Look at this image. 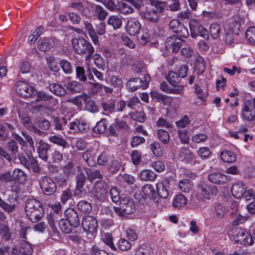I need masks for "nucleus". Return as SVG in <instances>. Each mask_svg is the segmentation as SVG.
Wrapping results in <instances>:
<instances>
[{"mask_svg": "<svg viewBox=\"0 0 255 255\" xmlns=\"http://www.w3.org/2000/svg\"><path fill=\"white\" fill-rule=\"evenodd\" d=\"M25 212L28 219L34 223L38 221L44 213L42 204L35 199H29L26 201Z\"/></svg>", "mask_w": 255, "mask_h": 255, "instance_id": "f257e3e1", "label": "nucleus"}, {"mask_svg": "<svg viewBox=\"0 0 255 255\" xmlns=\"http://www.w3.org/2000/svg\"><path fill=\"white\" fill-rule=\"evenodd\" d=\"M149 3L150 5L146 7L145 11H141L140 15L149 21L155 22L157 20L159 13L164 9L165 3L150 0Z\"/></svg>", "mask_w": 255, "mask_h": 255, "instance_id": "f03ea898", "label": "nucleus"}, {"mask_svg": "<svg viewBox=\"0 0 255 255\" xmlns=\"http://www.w3.org/2000/svg\"><path fill=\"white\" fill-rule=\"evenodd\" d=\"M71 42L74 50L77 54H87L86 59L89 58L94 52V48L91 44L83 38H74Z\"/></svg>", "mask_w": 255, "mask_h": 255, "instance_id": "7ed1b4c3", "label": "nucleus"}, {"mask_svg": "<svg viewBox=\"0 0 255 255\" xmlns=\"http://www.w3.org/2000/svg\"><path fill=\"white\" fill-rule=\"evenodd\" d=\"M229 236L231 240H234L236 242L241 245L251 246L253 244V240L249 233L241 228L233 229L229 233Z\"/></svg>", "mask_w": 255, "mask_h": 255, "instance_id": "20e7f679", "label": "nucleus"}, {"mask_svg": "<svg viewBox=\"0 0 255 255\" xmlns=\"http://www.w3.org/2000/svg\"><path fill=\"white\" fill-rule=\"evenodd\" d=\"M113 208L115 213L121 218L131 214L134 211L133 203L128 196L122 198L120 201V207H114Z\"/></svg>", "mask_w": 255, "mask_h": 255, "instance_id": "39448f33", "label": "nucleus"}, {"mask_svg": "<svg viewBox=\"0 0 255 255\" xmlns=\"http://www.w3.org/2000/svg\"><path fill=\"white\" fill-rule=\"evenodd\" d=\"M217 193V187L213 185H208L203 183L199 184L197 187L198 198L201 200V202L205 199H211Z\"/></svg>", "mask_w": 255, "mask_h": 255, "instance_id": "423d86ee", "label": "nucleus"}, {"mask_svg": "<svg viewBox=\"0 0 255 255\" xmlns=\"http://www.w3.org/2000/svg\"><path fill=\"white\" fill-rule=\"evenodd\" d=\"M242 106L241 118L243 121H254L255 118V105L250 102H244Z\"/></svg>", "mask_w": 255, "mask_h": 255, "instance_id": "0eeeda50", "label": "nucleus"}, {"mask_svg": "<svg viewBox=\"0 0 255 255\" xmlns=\"http://www.w3.org/2000/svg\"><path fill=\"white\" fill-rule=\"evenodd\" d=\"M190 29L191 31V35L193 38L197 35L208 39L209 34L208 31L195 19H191L189 22Z\"/></svg>", "mask_w": 255, "mask_h": 255, "instance_id": "6e6552de", "label": "nucleus"}, {"mask_svg": "<svg viewBox=\"0 0 255 255\" xmlns=\"http://www.w3.org/2000/svg\"><path fill=\"white\" fill-rule=\"evenodd\" d=\"M39 185L44 193L47 195L53 194L56 190V185L50 178L45 176L39 180Z\"/></svg>", "mask_w": 255, "mask_h": 255, "instance_id": "1a4fd4ad", "label": "nucleus"}, {"mask_svg": "<svg viewBox=\"0 0 255 255\" xmlns=\"http://www.w3.org/2000/svg\"><path fill=\"white\" fill-rule=\"evenodd\" d=\"M15 89L17 93L24 98L32 96L35 92L32 86L26 82L21 81L16 83Z\"/></svg>", "mask_w": 255, "mask_h": 255, "instance_id": "9d476101", "label": "nucleus"}, {"mask_svg": "<svg viewBox=\"0 0 255 255\" xmlns=\"http://www.w3.org/2000/svg\"><path fill=\"white\" fill-rule=\"evenodd\" d=\"M82 225L87 233L94 236L96 233L98 227L97 221L93 217L88 216L83 219Z\"/></svg>", "mask_w": 255, "mask_h": 255, "instance_id": "9b49d317", "label": "nucleus"}, {"mask_svg": "<svg viewBox=\"0 0 255 255\" xmlns=\"http://www.w3.org/2000/svg\"><path fill=\"white\" fill-rule=\"evenodd\" d=\"M69 126L71 132L74 133H78V132L81 133L85 132L89 129V127L87 122L82 119L76 120L75 121L71 123Z\"/></svg>", "mask_w": 255, "mask_h": 255, "instance_id": "f8f14e48", "label": "nucleus"}, {"mask_svg": "<svg viewBox=\"0 0 255 255\" xmlns=\"http://www.w3.org/2000/svg\"><path fill=\"white\" fill-rule=\"evenodd\" d=\"M58 43V40L53 37L40 38L37 42L38 49L41 51H48L51 48L56 45Z\"/></svg>", "mask_w": 255, "mask_h": 255, "instance_id": "ddd939ff", "label": "nucleus"}, {"mask_svg": "<svg viewBox=\"0 0 255 255\" xmlns=\"http://www.w3.org/2000/svg\"><path fill=\"white\" fill-rule=\"evenodd\" d=\"M246 191V186L242 181H237L232 185V193L236 198H243Z\"/></svg>", "mask_w": 255, "mask_h": 255, "instance_id": "4468645a", "label": "nucleus"}, {"mask_svg": "<svg viewBox=\"0 0 255 255\" xmlns=\"http://www.w3.org/2000/svg\"><path fill=\"white\" fill-rule=\"evenodd\" d=\"M183 41L176 36L168 37L165 41V47L167 48L172 47L173 52H177L182 45Z\"/></svg>", "mask_w": 255, "mask_h": 255, "instance_id": "2eb2a0df", "label": "nucleus"}, {"mask_svg": "<svg viewBox=\"0 0 255 255\" xmlns=\"http://www.w3.org/2000/svg\"><path fill=\"white\" fill-rule=\"evenodd\" d=\"M64 86L67 90L71 93L80 92L82 90V85L81 83L76 81H72L71 78L68 77L63 81Z\"/></svg>", "mask_w": 255, "mask_h": 255, "instance_id": "dca6fc26", "label": "nucleus"}, {"mask_svg": "<svg viewBox=\"0 0 255 255\" xmlns=\"http://www.w3.org/2000/svg\"><path fill=\"white\" fill-rule=\"evenodd\" d=\"M140 28L141 24L137 20L130 18L128 21L126 29L129 35L134 36L137 34Z\"/></svg>", "mask_w": 255, "mask_h": 255, "instance_id": "f3484780", "label": "nucleus"}, {"mask_svg": "<svg viewBox=\"0 0 255 255\" xmlns=\"http://www.w3.org/2000/svg\"><path fill=\"white\" fill-rule=\"evenodd\" d=\"M208 179L216 184H223L229 181L227 176L220 172H213L208 175Z\"/></svg>", "mask_w": 255, "mask_h": 255, "instance_id": "a211bd4d", "label": "nucleus"}, {"mask_svg": "<svg viewBox=\"0 0 255 255\" xmlns=\"http://www.w3.org/2000/svg\"><path fill=\"white\" fill-rule=\"evenodd\" d=\"M67 216V220L68 221L70 225L73 227H77L80 225V221L78 215L76 211L72 209L67 210L65 212Z\"/></svg>", "mask_w": 255, "mask_h": 255, "instance_id": "6ab92c4d", "label": "nucleus"}, {"mask_svg": "<svg viewBox=\"0 0 255 255\" xmlns=\"http://www.w3.org/2000/svg\"><path fill=\"white\" fill-rule=\"evenodd\" d=\"M187 201V198L183 194H177L174 196L172 205L174 208L181 209L186 205Z\"/></svg>", "mask_w": 255, "mask_h": 255, "instance_id": "aec40b11", "label": "nucleus"}, {"mask_svg": "<svg viewBox=\"0 0 255 255\" xmlns=\"http://www.w3.org/2000/svg\"><path fill=\"white\" fill-rule=\"evenodd\" d=\"M169 28L173 32L178 33L179 30H183V36L186 37L188 35L187 29L184 27L183 25L177 19H173L171 20L169 24Z\"/></svg>", "mask_w": 255, "mask_h": 255, "instance_id": "412c9836", "label": "nucleus"}, {"mask_svg": "<svg viewBox=\"0 0 255 255\" xmlns=\"http://www.w3.org/2000/svg\"><path fill=\"white\" fill-rule=\"evenodd\" d=\"M17 250H13L12 252L13 255H31L33 250L31 245L26 242H23L19 248V253L17 255Z\"/></svg>", "mask_w": 255, "mask_h": 255, "instance_id": "4be33fe9", "label": "nucleus"}, {"mask_svg": "<svg viewBox=\"0 0 255 255\" xmlns=\"http://www.w3.org/2000/svg\"><path fill=\"white\" fill-rule=\"evenodd\" d=\"M156 193L153 186L150 184H145L142 188V197L144 199H153Z\"/></svg>", "mask_w": 255, "mask_h": 255, "instance_id": "5701e85b", "label": "nucleus"}, {"mask_svg": "<svg viewBox=\"0 0 255 255\" xmlns=\"http://www.w3.org/2000/svg\"><path fill=\"white\" fill-rule=\"evenodd\" d=\"M50 148V146L48 144L45 142H40L37 151L39 157L44 161H47L48 159L47 153Z\"/></svg>", "mask_w": 255, "mask_h": 255, "instance_id": "b1692460", "label": "nucleus"}, {"mask_svg": "<svg viewBox=\"0 0 255 255\" xmlns=\"http://www.w3.org/2000/svg\"><path fill=\"white\" fill-rule=\"evenodd\" d=\"M220 155L221 160L225 162L233 163L236 160L235 154L230 150H223L220 153Z\"/></svg>", "mask_w": 255, "mask_h": 255, "instance_id": "393cba45", "label": "nucleus"}, {"mask_svg": "<svg viewBox=\"0 0 255 255\" xmlns=\"http://www.w3.org/2000/svg\"><path fill=\"white\" fill-rule=\"evenodd\" d=\"M107 23L109 25H112L115 29H119L122 25V17L119 15L110 16L107 20Z\"/></svg>", "mask_w": 255, "mask_h": 255, "instance_id": "a878e982", "label": "nucleus"}, {"mask_svg": "<svg viewBox=\"0 0 255 255\" xmlns=\"http://www.w3.org/2000/svg\"><path fill=\"white\" fill-rule=\"evenodd\" d=\"M50 91L58 96H64L66 91L65 88L61 85L57 83H51L49 85Z\"/></svg>", "mask_w": 255, "mask_h": 255, "instance_id": "bb28decb", "label": "nucleus"}, {"mask_svg": "<svg viewBox=\"0 0 255 255\" xmlns=\"http://www.w3.org/2000/svg\"><path fill=\"white\" fill-rule=\"evenodd\" d=\"M140 180L145 181H153L157 177V175L149 170H143L138 175Z\"/></svg>", "mask_w": 255, "mask_h": 255, "instance_id": "cd10ccee", "label": "nucleus"}, {"mask_svg": "<svg viewBox=\"0 0 255 255\" xmlns=\"http://www.w3.org/2000/svg\"><path fill=\"white\" fill-rule=\"evenodd\" d=\"M13 181H18L20 183H24L27 178L26 174L21 169H15L12 172Z\"/></svg>", "mask_w": 255, "mask_h": 255, "instance_id": "c85d7f7f", "label": "nucleus"}, {"mask_svg": "<svg viewBox=\"0 0 255 255\" xmlns=\"http://www.w3.org/2000/svg\"><path fill=\"white\" fill-rule=\"evenodd\" d=\"M142 80L140 78H135L129 80L127 84V86L131 89L132 91H135L139 88L143 89Z\"/></svg>", "mask_w": 255, "mask_h": 255, "instance_id": "c756f323", "label": "nucleus"}, {"mask_svg": "<svg viewBox=\"0 0 255 255\" xmlns=\"http://www.w3.org/2000/svg\"><path fill=\"white\" fill-rule=\"evenodd\" d=\"M95 153L94 151H87L83 153V158L91 166L95 164Z\"/></svg>", "mask_w": 255, "mask_h": 255, "instance_id": "7c9ffc66", "label": "nucleus"}, {"mask_svg": "<svg viewBox=\"0 0 255 255\" xmlns=\"http://www.w3.org/2000/svg\"><path fill=\"white\" fill-rule=\"evenodd\" d=\"M157 194L163 199H166L169 196V191L167 187L162 183L156 184Z\"/></svg>", "mask_w": 255, "mask_h": 255, "instance_id": "2f4dec72", "label": "nucleus"}, {"mask_svg": "<svg viewBox=\"0 0 255 255\" xmlns=\"http://www.w3.org/2000/svg\"><path fill=\"white\" fill-rule=\"evenodd\" d=\"M49 140L56 144L66 148L68 146V142L65 139L56 135H51L49 137Z\"/></svg>", "mask_w": 255, "mask_h": 255, "instance_id": "473e14b6", "label": "nucleus"}, {"mask_svg": "<svg viewBox=\"0 0 255 255\" xmlns=\"http://www.w3.org/2000/svg\"><path fill=\"white\" fill-rule=\"evenodd\" d=\"M178 187L182 192H188L192 189L193 184L189 180L184 179L179 182Z\"/></svg>", "mask_w": 255, "mask_h": 255, "instance_id": "72a5a7b5", "label": "nucleus"}, {"mask_svg": "<svg viewBox=\"0 0 255 255\" xmlns=\"http://www.w3.org/2000/svg\"><path fill=\"white\" fill-rule=\"evenodd\" d=\"M90 97L86 93H83L80 95L76 96L72 99V102L77 106H81L83 103L86 102L90 99Z\"/></svg>", "mask_w": 255, "mask_h": 255, "instance_id": "f704fd0d", "label": "nucleus"}, {"mask_svg": "<svg viewBox=\"0 0 255 255\" xmlns=\"http://www.w3.org/2000/svg\"><path fill=\"white\" fill-rule=\"evenodd\" d=\"M21 122L23 125L27 129L38 133H39L41 132L39 129H37L33 126V124L29 117H25L22 118L21 119Z\"/></svg>", "mask_w": 255, "mask_h": 255, "instance_id": "c9c22d12", "label": "nucleus"}, {"mask_svg": "<svg viewBox=\"0 0 255 255\" xmlns=\"http://www.w3.org/2000/svg\"><path fill=\"white\" fill-rule=\"evenodd\" d=\"M76 169L77 166H75L72 162H69L62 168L63 173L68 176L75 174Z\"/></svg>", "mask_w": 255, "mask_h": 255, "instance_id": "e433bc0d", "label": "nucleus"}, {"mask_svg": "<svg viewBox=\"0 0 255 255\" xmlns=\"http://www.w3.org/2000/svg\"><path fill=\"white\" fill-rule=\"evenodd\" d=\"M85 179L86 177L83 174H80L78 176L77 181L76 189L75 191V194L76 195H79L82 193Z\"/></svg>", "mask_w": 255, "mask_h": 255, "instance_id": "4c0bfd02", "label": "nucleus"}, {"mask_svg": "<svg viewBox=\"0 0 255 255\" xmlns=\"http://www.w3.org/2000/svg\"><path fill=\"white\" fill-rule=\"evenodd\" d=\"M246 38L251 44H255V27H250L247 29L246 32Z\"/></svg>", "mask_w": 255, "mask_h": 255, "instance_id": "58836bf2", "label": "nucleus"}, {"mask_svg": "<svg viewBox=\"0 0 255 255\" xmlns=\"http://www.w3.org/2000/svg\"><path fill=\"white\" fill-rule=\"evenodd\" d=\"M113 238L112 235L109 233L104 234L102 237V240L104 242V243L107 246L109 247V248L111 250L113 251H116L117 250V248L113 243Z\"/></svg>", "mask_w": 255, "mask_h": 255, "instance_id": "ea45409f", "label": "nucleus"}, {"mask_svg": "<svg viewBox=\"0 0 255 255\" xmlns=\"http://www.w3.org/2000/svg\"><path fill=\"white\" fill-rule=\"evenodd\" d=\"M78 208L82 212L88 214L92 211V206L88 202L82 200L78 204Z\"/></svg>", "mask_w": 255, "mask_h": 255, "instance_id": "a19ab883", "label": "nucleus"}, {"mask_svg": "<svg viewBox=\"0 0 255 255\" xmlns=\"http://www.w3.org/2000/svg\"><path fill=\"white\" fill-rule=\"evenodd\" d=\"M6 147L8 149V151L10 152L9 154L12 159L13 158H16L18 148L16 143L13 140H11L7 143Z\"/></svg>", "mask_w": 255, "mask_h": 255, "instance_id": "79ce46f5", "label": "nucleus"}, {"mask_svg": "<svg viewBox=\"0 0 255 255\" xmlns=\"http://www.w3.org/2000/svg\"><path fill=\"white\" fill-rule=\"evenodd\" d=\"M106 120L105 119H102L100 121L98 122L93 128L94 132L98 133H103L107 127V124L106 123Z\"/></svg>", "mask_w": 255, "mask_h": 255, "instance_id": "37998d69", "label": "nucleus"}, {"mask_svg": "<svg viewBox=\"0 0 255 255\" xmlns=\"http://www.w3.org/2000/svg\"><path fill=\"white\" fill-rule=\"evenodd\" d=\"M58 225L60 230L65 233H69L72 231V226L67 219H61Z\"/></svg>", "mask_w": 255, "mask_h": 255, "instance_id": "c03bdc74", "label": "nucleus"}, {"mask_svg": "<svg viewBox=\"0 0 255 255\" xmlns=\"http://www.w3.org/2000/svg\"><path fill=\"white\" fill-rule=\"evenodd\" d=\"M210 32L211 36L214 39L218 38L219 37L221 32L220 26L216 23L211 24Z\"/></svg>", "mask_w": 255, "mask_h": 255, "instance_id": "a18cd8bd", "label": "nucleus"}, {"mask_svg": "<svg viewBox=\"0 0 255 255\" xmlns=\"http://www.w3.org/2000/svg\"><path fill=\"white\" fill-rule=\"evenodd\" d=\"M211 153L212 152L210 149L206 146L200 147L197 151V154L202 159H206L208 158Z\"/></svg>", "mask_w": 255, "mask_h": 255, "instance_id": "49530a36", "label": "nucleus"}, {"mask_svg": "<svg viewBox=\"0 0 255 255\" xmlns=\"http://www.w3.org/2000/svg\"><path fill=\"white\" fill-rule=\"evenodd\" d=\"M214 212L217 217L222 218L225 215L226 209L222 204L218 203L215 206Z\"/></svg>", "mask_w": 255, "mask_h": 255, "instance_id": "de8ad7c7", "label": "nucleus"}, {"mask_svg": "<svg viewBox=\"0 0 255 255\" xmlns=\"http://www.w3.org/2000/svg\"><path fill=\"white\" fill-rule=\"evenodd\" d=\"M111 84L118 90L121 89L123 87L122 79L117 76L113 75L110 79Z\"/></svg>", "mask_w": 255, "mask_h": 255, "instance_id": "09e8293b", "label": "nucleus"}, {"mask_svg": "<svg viewBox=\"0 0 255 255\" xmlns=\"http://www.w3.org/2000/svg\"><path fill=\"white\" fill-rule=\"evenodd\" d=\"M157 135L158 139L164 144H167L170 140V135L169 133L163 129L157 130Z\"/></svg>", "mask_w": 255, "mask_h": 255, "instance_id": "8fccbe9b", "label": "nucleus"}, {"mask_svg": "<svg viewBox=\"0 0 255 255\" xmlns=\"http://www.w3.org/2000/svg\"><path fill=\"white\" fill-rule=\"evenodd\" d=\"M177 135L182 143H188L189 136L187 130L185 129L178 130L177 131Z\"/></svg>", "mask_w": 255, "mask_h": 255, "instance_id": "3c124183", "label": "nucleus"}, {"mask_svg": "<svg viewBox=\"0 0 255 255\" xmlns=\"http://www.w3.org/2000/svg\"><path fill=\"white\" fill-rule=\"evenodd\" d=\"M15 204H8L0 197V207L6 212L10 213L12 212L15 209Z\"/></svg>", "mask_w": 255, "mask_h": 255, "instance_id": "603ef678", "label": "nucleus"}, {"mask_svg": "<svg viewBox=\"0 0 255 255\" xmlns=\"http://www.w3.org/2000/svg\"><path fill=\"white\" fill-rule=\"evenodd\" d=\"M180 78L178 74L173 71H169L167 77V81L172 86L177 83L180 81Z\"/></svg>", "mask_w": 255, "mask_h": 255, "instance_id": "864d4df0", "label": "nucleus"}, {"mask_svg": "<svg viewBox=\"0 0 255 255\" xmlns=\"http://www.w3.org/2000/svg\"><path fill=\"white\" fill-rule=\"evenodd\" d=\"M110 155L107 151L101 153L97 157V163L99 165H104L109 161Z\"/></svg>", "mask_w": 255, "mask_h": 255, "instance_id": "5fc2aeb1", "label": "nucleus"}, {"mask_svg": "<svg viewBox=\"0 0 255 255\" xmlns=\"http://www.w3.org/2000/svg\"><path fill=\"white\" fill-rule=\"evenodd\" d=\"M59 64L65 73L68 74L72 72V67L69 61L66 60H62Z\"/></svg>", "mask_w": 255, "mask_h": 255, "instance_id": "6e6d98bb", "label": "nucleus"}, {"mask_svg": "<svg viewBox=\"0 0 255 255\" xmlns=\"http://www.w3.org/2000/svg\"><path fill=\"white\" fill-rule=\"evenodd\" d=\"M118 247L121 251H125L131 248V245L129 242L125 239H121L118 243Z\"/></svg>", "mask_w": 255, "mask_h": 255, "instance_id": "4d7b16f0", "label": "nucleus"}, {"mask_svg": "<svg viewBox=\"0 0 255 255\" xmlns=\"http://www.w3.org/2000/svg\"><path fill=\"white\" fill-rule=\"evenodd\" d=\"M102 107L104 111L107 114L112 113L116 112V104L115 101L110 103H103Z\"/></svg>", "mask_w": 255, "mask_h": 255, "instance_id": "13d9d810", "label": "nucleus"}, {"mask_svg": "<svg viewBox=\"0 0 255 255\" xmlns=\"http://www.w3.org/2000/svg\"><path fill=\"white\" fill-rule=\"evenodd\" d=\"M110 194L113 202L116 203L119 201L120 199V191L117 187H112L110 191Z\"/></svg>", "mask_w": 255, "mask_h": 255, "instance_id": "bf43d9fd", "label": "nucleus"}, {"mask_svg": "<svg viewBox=\"0 0 255 255\" xmlns=\"http://www.w3.org/2000/svg\"><path fill=\"white\" fill-rule=\"evenodd\" d=\"M127 105L129 108L135 109L140 107L141 103L137 97H133L128 101Z\"/></svg>", "mask_w": 255, "mask_h": 255, "instance_id": "052dcab7", "label": "nucleus"}, {"mask_svg": "<svg viewBox=\"0 0 255 255\" xmlns=\"http://www.w3.org/2000/svg\"><path fill=\"white\" fill-rule=\"evenodd\" d=\"M130 156L132 162L133 164L137 165L141 162V154L139 151L137 150L132 151Z\"/></svg>", "mask_w": 255, "mask_h": 255, "instance_id": "680f3d73", "label": "nucleus"}, {"mask_svg": "<svg viewBox=\"0 0 255 255\" xmlns=\"http://www.w3.org/2000/svg\"><path fill=\"white\" fill-rule=\"evenodd\" d=\"M95 14L100 20H104L107 15V13L102 6L96 5L95 7Z\"/></svg>", "mask_w": 255, "mask_h": 255, "instance_id": "e2e57ef3", "label": "nucleus"}, {"mask_svg": "<svg viewBox=\"0 0 255 255\" xmlns=\"http://www.w3.org/2000/svg\"><path fill=\"white\" fill-rule=\"evenodd\" d=\"M0 234L4 240H8L10 237V233L8 227L5 225H0Z\"/></svg>", "mask_w": 255, "mask_h": 255, "instance_id": "0e129e2a", "label": "nucleus"}, {"mask_svg": "<svg viewBox=\"0 0 255 255\" xmlns=\"http://www.w3.org/2000/svg\"><path fill=\"white\" fill-rule=\"evenodd\" d=\"M119 10L120 13L123 14H128L133 12L132 7L125 3H122L120 5Z\"/></svg>", "mask_w": 255, "mask_h": 255, "instance_id": "69168bd1", "label": "nucleus"}, {"mask_svg": "<svg viewBox=\"0 0 255 255\" xmlns=\"http://www.w3.org/2000/svg\"><path fill=\"white\" fill-rule=\"evenodd\" d=\"M76 77L81 81H86L87 77L85 74V70L82 67L77 66L76 68Z\"/></svg>", "mask_w": 255, "mask_h": 255, "instance_id": "338daca9", "label": "nucleus"}, {"mask_svg": "<svg viewBox=\"0 0 255 255\" xmlns=\"http://www.w3.org/2000/svg\"><path fill=\"white\" fill-rule=\"evenodd\" d=\"M47 63L50 69L53 72H57L59 70V67L57 62L53 57H49L47 58Z\"/></svg>", "mask_w": 255, "mask_h": 255, "instance_id": "774afa93", "label": "nucleus"}]
</instances>
